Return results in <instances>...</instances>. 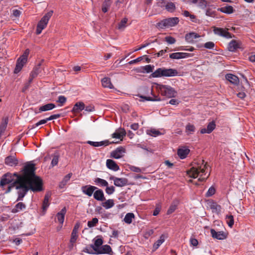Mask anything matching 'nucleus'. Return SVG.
I'll list each match as a JSON object with an SVG mask.
<instances>
[{
	"instance_id": "680f3d73",
	"label": "nucleus",
	"mask_w": 255,
	"mask_h": 255,
	"mask_svg": "<svg viewBox=\"0 0 255 255\" xmlns=\"http://www.w3.org/2000/svg\"><path fill=\"white\" fill-rule=\"evenodd\" d=\"M67 99L64 96H60L58 97L57 102L59 103L61 105H63L66 102Z\"/></svg>"
},
{
	"instance_id": "c756f323",
	"label": "nucleus",
	"mask_w": 255,
	"mask_h": 255,
	"mask_svg": "<svg viewBox=\"0 0 255 255\" xmlns=\"http://www.w3.org/2000/svg\"><path fill=\"white\" fill-rule=\"evenodd\" d=\"M102 86L104 88H108L109 89L114 88V86L111 83V79L108 77H104L101 80Z\"/></svg>"
},
{
	"instance_id": "9b49d317",
	"label": "nucleus",
	"mask_w": 255,
	"mask_h": 255,
	"mask_svg": "<svg viewBox=\"0 0 255 255\" xmlns=\"http://www.w3.org/2000/svg\"><path fill=\"white\" fill-rule=\"evenodd\" d=\"M97 189V187L91 185H84L82 186L81 191L83 194L91 197L94 191Z\"/></svg>"
},
{
	"instance_id": "f3484780",
	"label": "nucleus",
	"mask_w": 255,
	"mask_h": 255,
	"mask_svg": "<svg viewBox=\"0 0 255 255\" xmlns=\"http://www.w3.org/2000/svg\"><path fill=\"white\" fill-rule=\"evenodd\" d=\"M200 36L196 32H190L185 35V38L186 41L188 43H194L195 39L199 38Z\"/></svg>"
},
{
	"instance_id": "5fc2aeb1",
	"label": "nucleus",
	"mask_w": 255,
	"mask_h": 255,
	"mask_svg": "<svg viewBox=\"0 0 255 255\" xmlns=\"http://www.w3.org/2000/svg\"><path fill=\"white\" fill-rule=\"evenodd\" d=\"M195 128L194 126L190 124H188L186 126V132H189V133L194 132L195 131Z\"/></svg>"
},
{
	"instance_id": "a19ab883",
	"label": "nucleus",
	"mask_w": 255,
	"mask_h": 255,
	"mask_svg": "<svg viewBox=\"0 0 255 255\" xmlns=\"http://www.w3.org/2000/svg\"><path fill=\"white\" fill-rule=\"evenodd\" d=\"M226 221L229 227L232 228L234 224V217L232 215H227L226 216Z\"/></svg>"
},
{
	"instance_id": "39448f33",
	"label": "nucleus",
	"mask_w": 255,
	"mask_h": 255,
	"mask_svg": "<svg viewBox=\"0 0 255 255\" xmlns=\"http://www.w3.org/2000/svg\"><path fill=\"white\" fill-rule=\"evenodd\" d=\"M179 18L177 17H169L164 19L156 24V27L158 28L164 29L173 27L179 23Z\"/></svg>"
},
{
	"instance_id": "20e7f679",
	"label": "nucleus",
	"mask_w": 255,
	"mask_h": 255,
	"mask_svg": "<svg viewBox=\"0 0 255 255\" xmlns=\"http://www.w3.org/2000/svg\"><path fill=\"white\" fill-rule=\"evenodd\" d=\"M157 89L162 96L167 98L175 97L177 94L174 88L168 85L157 84Z\"/></svg>"
},
{
	"instance_id": "72a5a7b5",
	"label": "nucleus",
	"mask_w": 255,
	"mask_h": 255,
	"mask_svg": "<svg viewBox=\"0 0 255 255\" xmlns=\"http://www.w3.org/2000/svg\"><path fill=\"white\" fill-rule=\"evenodd\" d=\"M72 176V173H69V174L65 176L62 181H61L59 183V188H63L64 186L66 185L67 183L70 180V179Z\"/></svg>"
},
{
	"instance_id": "cd10ccee",
	"label": "nucleus",
	"mask_w": 255,
	"mask_h": 255,
	"mask_svg": "<svg viewBox=\"0 0 255 255\" xmlns=\"http://www.w3.org/2000/svg\"><path fill=\"white\" fill-rule=\"evenodd\" d=\"M210 207L213 213L219 214L221 212V206L216 202H212L210 204Z\"/></svg>"
},
{
	"instance_id": "4468645a",
	"label": "nucleus",
	"mask_w": 255,
	"mask_h": 255,
	"mask_svg": "<svg viewBox=\"0 0 255 255\" xmlns=\"http://www.w3.org/2000/svg\"><path fill=\"white\" fill-rule=\"evenodd\" d=\"M211 234L212 237L218 240H222L226 238V235L223 231L216 232L214 229H211Z\"/></svg>"
},
{
	"instance_id": "774afa93",
	"label": "nucleus",
	"mask_w": 255,
	"mask_h": 255,
	"mask_svg": "<svg viewBox=\"0 0 255 255\" xmlns=\"http://www.w3.org/2000/svg\"><path fill=\"white\" fill-rule=\"evenodd\" d=\"M130 169L131 171L134 172L139 173L141 172V170L140 168L134 166H131L130 167Z\"/></svg>"
},
{
	"instance_id": "09e8293b",
	"label": "nucleus",
	"mask_w": 255,
	"mask_h": 255,
	"mask_svg": "<svg viewBox=\"0 0 255 255\" xmlns=\"http://www.w3.org/2000/svg\"><path fill=\"white\" fill-rule=\"evenodd\" d=\"M98 223V219L97 218H94L91 221L88 222L87 225L89 228H93L96 226Z\"/></svg>"
},
{
	"instance_id": "37998d69",
	"label": "nucleus",
	"mask_w": 255,
	"mask_h": 255,
	"mask_svg": "<svg viewBox=\"0 0 255 255\" xmlns=\"http://www.w3.org/2000/svg\"><path fill=\"white\" fill-rule=\"evenodd\" d=\"M153 68V66H151V65H147L141 67V69H142L141 72L143 73H149L152 72Z\"/></svg>"
},
{
	"instance_id": "a18cd8bd",
	"label": "nucleus",
	"mask_w": 255,
	"mask_h": 255,
	"mask_svg": "<svg viewBox=\"0 0 255 255\" xmlns=\"http://www.w3.org/2000/svg\"><path fill=\"white\" fill-rule=\"evenodd\" d=\"M165 9L169 12H173L175 8V5L174 3L170 2H167L166 4L165 5Z\"/></svg>"
},
{
	"instance_id": "4be33fe9",
	"label": "nucleus",
	"mask_w": 255,
	"mask_h": 255,
	"mask_svg": "<svg viewBox=\"0 0 255 255\" xmlns=\"http://www.w3.org/2000/svg\"><path fill=\"white\" fill-rule=\"evenodd\" d=\"M112 249L109 245H106L101 246L99 250L95 252V253L97 255L99 254H110L112 252Z\"/></svg>"
},
{
	"instance_id": "dca6fc26",
	"label": "nucleus",
	"mask_w": 255,
	"mask_h": 255,
	"mask_svg": "<svg viewBox=\"0 0 255 255\" xmlns=\"http://www.w3.org/2000/svg\"><path fill=\"white\" fill-rule=\"evenodd\" d=\"M5 163L10 166H15L18 164V160L15 156L10 155L5 158Z\"/></svg>"
},
{
	"instance_id": "aec40b11",
	"label": "nucleus",
	"mask_w": 255,
	"mask_h": 255,
	"mask_svg": "<svg viewBox=\"0 0 255 255\" xmlns=\"http://www.w3.org/2000/svg\"><path fill=\"white\" fill-rule=\"evenodd\" d=\"M26 207V206L24 203L19 202L11 209V212L12 213H16L24 210Z\"/></svg>"
},
{
	"instance_id": "58836bf2",
	"label": "nucleus",
	"mask_w": 255,
	"mask_h": 255,
	"mask_svg": "<svg viewBox=\"0 0 255 255\" xmlns=\"http://www.w3.org/2000/svg\"><path fill=\"white\" fill-rule=\"evenodd\" d=\"M134 218V215L132 213H127L124 219V222L128 224H130L132 222V219Z\"/></svg>"
},
{
	"instance_id": "c03bdc74",
	"label": "nucleus",
	"mask_w": 255,
	"mask_h": 255,
	"mask_svg": "<svg viewBox=\"0 0 255 255\" xmlns=\"http://www.w3.org/2000/svg\"><path fill=\"white\" fill-rule=\"evenodd\" d=\"M147 134L152 136H157L162 134V133L159 131V130L156 129L155 128H151L150 129L147 130Z\"/></svg>"
},
{
	"instance_id": "0eeeda50",
	"label": "nucleus",
	"mask_w": 255,
	"mask_h": 255,
	"mask_svg": "<svg viewBox=\"0 0 255 255\" xmlns=\"http://www.w3.org/2000/svg\"><path fill=\"white\" fill-rule=\"evenodd\" d=\"M80 227V224L79 222H77L75 224L74 228L72 230L71 238L70 240V245L69 246V248L70 249H72L74 245L76 242L78 238V231Z\"/></svg>"
},
{
	"instance_id": "a878e982",
	"label": "nucleus",
	"mask_w": 255,
	"mask_h": 255,
	"mask_svg": "<svg viewBox=\"0 0 255 255\" xmlns=\"http://www.w3.org/2000/svg\"><path fill=\"white\" fill-rule=\"evenodd\" d=\"M42 62V61H41L37 65H36L33 68L32 71L30 72V74H31L32 77H35L36 78L38 76V75L41 72L42 68L41 67V65Z\"/></svg>"
},
{
	"instance_id": "8fccbe9b",
	"label": "nucleus",
	"mask_w": 255,
	"mask_h": 255,
	"mask_svg": "<svg viewBox=\"0 0 255 255\" xmlns=\"http://www.w3.org/2000/svg\"><path fill=\"white\" fill-rule=\"evenodd\" d=\"M140 98L144 99L146 101H161V99L158 98L157 96H154V98H152L150 97H146V96H140Z\"/></svg>"
},
{
	"instance_id": "ddd939ff",
	"label": "nucleus",
	"mask_w": 255,
	"mask_h": 255,
	"mask_svg": "<svg viewBox=\"0 0 255 255\" xmlns=\"http://www.w3.org/2000/svg\"><path fill=\"white\" fill-rule=\"evenodd\" d=\"M86 143L94 147H99L102 146H107L110 144H112L115 142L114 141L110 142L108 140H105L99 142L88 140L86 142Z\"/></svg>"
},
{
	"instance_id": "e433bc0d",
	"label": "nucleus",
	"mask_w": 255,
	"mask_h": 255,
	"mask_svg": "<svg viewBox=\"0 0 255 255\" xmlns=\"http://www.w3.org/2000/svg\"><path fill=\"white\" fill-rule=\"evenodd\" d=\"M111 3L112 2L111 0H105L102 4V11L104 13L107 12L110 7Z\"/></svg>"
},
{
	"instance_id": "f704fd0d",
	"label": "nucleus",
	"mask_w": 255,
	"mask_h": 255,
	"mask_svg": "<svg viewBox=\"0 0 255 255\" xmlns=\"http://www.w3.org/2000/svg\"><path fill=\"white\" fill-rule=\"evenodd\" d=\"M50 197V195L48 193L46 194L44 196V199L42 204V209L43 211H46L49 206V200Z\"/></svg>"
},
{
	"instance_id": "393cba45",
	"label": "nucleus",
	"mask_w": 255,
	"mask_h": 255,
	"mask_svg": "<svg viewBox=\"0 0 255 255\" xmlns=\"http://www.w3.org/2000/svg\"><path fill=\"white\" fill-rule=\"evenodd\" d=\"M190 150L186 147L179 148L177 150V154L181 159L185 158L189 153Z\"/></svg>"
},
{
	"instance_id": "de8ad7c7",
	"label": "nucleus",
	"mask_w": 255,
	"mask_h": 255,
	"mask_svg": "<svg viewBox=\"0 0 255 255\" xmlns=\"http://www.w3.org/2000/svg\"><path fill=\"white\" fill-rule=\"evenodd\" d=\"M8 123V118H5L3 119L2 123L0 126V132H2L5 129Z\"/></svg>"
},
{
	"instance_id": "4d7b16f0",
	"label": "nucleus",
	"mask_w": 255,
	"mask_h": 255,
	"mask_svg": "<svg viewBox=\"0 0 255 255\" xmlns=\"http://www.w3.org/2000/svg\"><path fill=\"white\" fill-rule=\"evenodd\" d=\"M161 205L159 203L156 204L155 208L153 212V215L154 216H157L161 210Z\"/></svg>"
},
{
	"instance_id": "2eb2a0df",
	"label": "nucleus",
	"mask_w": 255,
	"mask_h": 255,
	"mask_svg": "<svg viewBox=\"0 0 255 255\" xmlns=\"http://www.w3.org/2000/svg\"><path fill=\"white\" fill-rule=\"evenodd\" d=\"M26 62L27 61H24L22 58L19 57L16 61V66L14 70V73L15 74L19 73L22 69L24 65L26 64Z\"/></svg>"
},
{
	"instance_id": "864d4df0",
	"label": "nucleus",
	"mask_w": 255,
	"mask_h": 255,
	"mask_svg": "<svg viewBox=\"0 0 255 255\" xmlns=\"http://www.w3.org/2000/svg\"><path fill=\"white\" fill-rule=\"evenodd\" d=\"M204 47L207 49H214L215 47V44L213 42L209 41L204 44Z\"/></svg>"
},
{
	"instance_id": "3c124183",
	"label": "nucleus",
	"mask_w": 255,
	"mask_h": 255,
	"mask_svg": "<svg viewBox=\"0 0 255 255\" xmlns=\"http://www.w3.org/2000/svg\"><path fill=\"white\" fill-rule=\"evenodd\" d=\"M206 15L209 16L214 17L216 16V11L210 8H208L206 10Z\"/></svg>"
},
{
	"instance_id": "412c9836",
	"label": "nucleus",
	"mask_w": 255,
	"mask_h": 255,
	"mask_svg": "<svg viewBox=\"0 0 255 255\" xmlns=\"http://www.w3.org/2000/svg\"><path fill=\"white\" fill-rule=\"evenodd\" d=\"M226 79L229 81L231 83L237 85L239 83V78L232 74H227L225 76Z\"/></svg>"
},
{
	"instance_id": "603ef678",
	"label": "nucleus",
	"mask_w": 255,
	"mask_h": 255,
	"mask_svg": "<svg viewBox=\"0 0 255 255\" xmlns=\"http://www.w3.org/2000/svg\"><path fill=\"white\" fill-rule=\"evenodd\" d=\"M105 191L107 194L111 195V194H113L114 193V192L115 191V188L113 186H111L110 187L107 186H106Z\"/></svg>"
},
{
	"instance_id": "6e6d98bb",
	"label": "nucleus",
	"mask_w": 255,
	"mask_h": 255,
	"mask_svg": "<svg viewBox=\"0 0 255 255\" xmlns=\"http://www.w3.org/2000/svg\"><path fill=\"white\" fill-rule=\"evenodd\" d=\"M177 208V206L175 204H172L167 211L168 215L171 214L173 213Z\"/></svg>"
},
{
	"instance_id": "9d476101",
	"label": "nucleus",
	"mask_w": 255,
	"mask_h": 255,
	"mask_svg": "<svg viewBox=\"0 0 255 255\" xmlns=\"http://www.w3.org/2000/svg\"><path fill=\"white\" fill-rule=\"evenodd\" d=\"M213 31L215 34L227 38H231L232 37V34L228 31L227 29L222 28L214 27Z\"/></svg>"
},
{
	"instance_id": "052dcab7",
	"label": "nucleus",
	"mask_w": 255,
	"mask_h": 255,
	"mask_svg": "<svg viewBox=\"0 0 255 255\" xmlns=\"http://www.w3.org/2000/svg\"><path fill=\"white\" fill-rule=\"evenodd\" d=\"M180 59L186 58L193 56L192 54L185 53V52H179Z\"/></svg>"
},
{
	"instance_id": "6ab92c4d",
	"label": "nucleus",
	"mask_w": 255,
	"mask_h": 255,
	"mask_svg": "<svg viewBox=\"0 0 255 255\" xmlns=\"http://www.w3.org/2000/svg\"><path fill=\"white\" fill-rule=\"evenodd\" d=\"M107 167L114 171H118L120 169L119 166L116 162L112 159H107L106 161Z\"/></svg>"
},
{
	"instance_id": "f257e3e1",
	"label": "nucleus",
	"mask_w": 255,
	"mask_h": 255,
	"mask_svg": "<svg viewBox=\"0 0 255 255\" xmlns=\"http://www.w3.org/2000/svg\"><path fill=\"white\" fill-rule=\"evenodd\" d=\"M35 170L34 164L27 163L19 173H6L4 174L1 178L0 186L11 183L12 186H15L17 190L16 201H22L29 190L33 192H39L43 189L42 180L35 175Z\"/></svg>"
},
{
	"instance_id": "2f4dec72",
	"label": "nucleus",
	"mask_w": 255,
	"mask_h": 255,
	"mask_svg": "<svg viewBox=\"0 0 255 255\" xmlns=\"http://www.w3.org/2000/svg\"><path fill=\"white\" fill-rule=\"evenodd\" d=\"M103 243V241L101 238H98L95 240L94 244L92 245L91 246L92 248L96 252L101 247Z\"/></svg>"
},
{
	"instance_id": "e2e57ef3",
	"label": "nucleus",
	"mask_w": 255,
	"mask_h": 255,
	"mask_svg": "<svg viewBox=\"0 0 255 255\" xmlns=\"http://www.w3.org/2000/svg\"><path fill=\"white\" fill-rule=\"evenodd\" d=\"M165 40L169 44H174L176 42L175 39L171 36H167L165 37Z\"/></svg>"
},
{
	"instance_id": "338daca9",
	"label": "nucleus",
	"mask_w": 255,
	"mask_h": 255,
	"mask_svg": "<svg viewBox=\"0 0 255 255\" xmlns=\"http://www.w3.org/2000/svg\"><path fill=\"white\" fill-rule=\"evenodd\" d=\"M190 243L191 245L195 247L197 246L198 245V240L196 239L193 238H191L190 239Z\"/></svg>"
},
{
	"instance_id": "c9c22d12",
	"label": "nucleus",
	"mask_w": 255,
	"mask_h": 255,
	"mask_svg": "<svg viewBox=\"0 0 255 255\" xmlns=\"http://www.w3.org/2000/svg\"><path fill=\"white\" fill-rule=\"evenodd\" d=\"M115 205L114 201L113 199H108L105 202H103L102 205L105 209H108L113 207Z\"/></svg>"
},
{
	"instance_id": "13d9d810",
	"label": "nucleus",
	"mask_w": 255,
	"mask_h": 255,
	"mask_svg": "<svg viewBox=\"0 0 255 255\" xmlns=\"http://www.w3.org/2000/svg\"><path fill=\"white\" fill-rule=\"evenodd\" d=\"M215 192L216 190L215 188H214L213 187H211L208 189L206 195L207 197H210L213 195L215 193Z\"/></svg>"
},
{
	"instance_id": "1a4fd4ad",
	"label": "nucleus",
	"mask_w": 255,
	"mask_h": 255,
	"mask_svg": "<svg viewBox=\"0 0 255 255\" xmlns=\"http://www.w3.org/2000/svg\"><path fill=\"white\" fill-rule=\"evenodd\" d=\"M126 150L123 146H120L111 153V157L115 159H119L124 156Z\"/></svg>"
},
{
	"instance_id": "b1692460",
	"label": "nucleus",
	"mask_w": 255,
	"mask_h": 255,
	"mask_svg": "<svg viewBox=\"0 0 255 255\" xmlns=\"http://www.w3.org/2000/svg\"><path fill=\"white\" fill-rule=\"evenodd\" d=\"M84 109H85V104L82 102H79L76 103L74 105L72 111L73 113H79L80 112L82 111V110H83Z\"/></svg>"
},
{
	"instance_id": "bf43d9fd",
	"label": "nucleus",
	"mask_w": 255,
	"mask_h": 255,
	"mask_svg": "<svg viewBox=\"0 0 255 255\" xmlns=\"http://www.w3.org/2000/svg\"><path fill=\"white\" fill-rule=\"evenodd\" d=\"M48 121H49V120H48V118L45 119H43L40 121H39L38 122L36 123L35 125L33 126V128L37 127L41 125H43L46 124Z\"/></svg>"
},
{
	"instance_id": "f03ea898",
	"label": "nucleus",
	"mask_w": 255,
	"mask_h": 255,
	"mask_svg": "<svg viewBox=\"0 0 255 255\" xmlns=\"http://www.w3.org/2000/svg\"><path fill=\"white\" fill-rule=\"evenodd\" d=\"M206 168V164L200 166H193L190 169L187 171V174L190 177L193 178H196L198 176H200L198 181H204L210 175V174H208L206 177H203L204 175L206 174L205 172Z\"/></svg>"
},
{
	"instance_id": "473e14b6",
	"label": "nucleus",
	"mask_w": 255,
	"mask_h": 255,
	"mask_svg": "<svg viewBox=\"0 0 255 255\" xmlns=\"http://www.w3.org/2000/svg\"><path fill=\"white\" fill-rule=\"evenodd\" d=\"M126 134V132L124 129H121L120 131H116L114 133L112 134V137L113 138H116L120 139L125 136Z\"/></svg>"
},
{
	"instance_id": "4c0bfd02",
	"label": "nucleus",
	"mask_w": 255,
	"mask_h": 255,
	"mask_svg": "<svg viewBox=\"0 0 255 255\" xmlns=\"http://www.w3.org/2000/svg\"><path fill=\"white\" fill-rule=\"evenodd\" d=\"M94 182L96 185L102 187L108 186V182L106 180L100 178H95Z\"/></svg>"
},
{
	"instance_id": "bb28decb",
	"label": "nucleus",
	"mask_w": 255,
	"mask_h": 255,
	"mask_svg": "<svg viewBox=\"0 0 255 255\" xmlns=\"http://www.w3.org/2000/svg\"><path fill=\"white\" fill-rule=\"evenodd\" d=\"M218 10L226 14H231L234 12V9L231 5H225L218 8Z\"/></svg>"
},
{
	"instance_id": "49530a36",
	"label": "nucleus",
	"mask_w": 255,
	"mask_h": 255,
	"mask_svg": "<svg viewBox=\"0 0 255 255\" xmlns=\"http://www.w3.org/2000/svg\"><path fill=\"white\" fill-rule=\"evenodd\" d=\"M128 18L127 17H125L121 20V21L118 24V29H123L126 27V24L128 22Z\"/></svg>"
},
{
	"instance_id": "7ed1b4c3",
	"label": "nucleus",
	"mask_w": 255,
	"mask_h": 255,
	"mask_svg": "<svg viewBox=\"0 0 255 255\" xmlns=\"http://www.w3.org/2000/svg\"><path fill=\"white\" fill-rule=\"evenodd\" d=\"M178 71L175 69L159 68L151 73L150 77H173L178 75Z\"/></svg>"
},
{
	"instance_id": "ea45409f",
	"label": "nucleus",
	"mask_w": 255,
	"mask_h": 255,
	"mask_svg": "<svg viewBox=\"0 0 255 255\" xmlns=\"http://www.w3.org/2000/svg\"><path fill=\"white\" fill-rule=\"evenodd\" d=\"M165 237L163 235L160 236V238L153 245V248L154 250H157L160 246L164 242Z\"/></svg>"
},
{
	"instance_id": "7c9ffc66",
	"label": "nucleus",
	"mask_w": 255,
	"mask_h": 255,
	"mask_svg": "<svg viewBox=\"0 0 255 255\" xmlns=\"http://www.w3.org/2000/svg\"><path fill=\"white\" fill-rule=\"evenodd\" d=\"M54 108H55V105L54 104L49 103L40 106L39 108V113L50 111L53 109Z\"/></svg>"
},
{
	"instance_id": "f8f14e48",
	"label": "nucleus",
	"mask_w": 255,
	"mask_h": 255,
	"mask_svg": "<svg viewBox=\"0 0 255 255\" xmlns=\"http://www.w3.org/2000/svg\"><path fill=\"white\" fill-rule=\"evenodd\" d=\"M215 122L214 121H212L208 124L207 128H201L200 132L202 134L210 133L215 129Z\"/></svg>"
},
{
	"instance_id": "c85d7f7f",
	"label": "nucleus",
	"mask_w": 255,
	"mask_h": 255,
	"mask_svg": "<svg viewBox=\"0 0 255 255\" xmlns=\"http://www.w3.org/2000/svg\"><path fill=\"white\" fill-rule=\"evenodd\" d=\"M66 212V210L65 207H64L56 215L57 220L61 224H62L64 222Z\"/></svg>"
},
{
	"instance_id": "69168bd1",
	"label": "nucleus",
	"mask_w": 255,
	"mask_h": 255,
	"mask_svg": "<svg viewBox=\"0 0 255 255\" xmlns=\"http://www.w3.org/2000/svg\"><path fill=\"white\" fill-rule=\"evenodd\" d=\"M29 53V50L27 49L25 50L24 53L20 57L24 60L27 61V57Z\"/></svg>"
},
{
	"instance_id": "79ce46f5",
	"label": "nucleus",
	"mask_w": 255,
	"mask_h": 255,
	"mask_svg": "<svg viewBox=\"0 0 255 255\" xmlns=\"http://www.w3.org/2000/svg\"><path fill=\"white\" fill-rule=\"evenodd\" d=\"M59 158V154L58 152H55L53 155V159L51 161V166L54 167L57 165Z\"/></svg>"
},
{
	"instance_id": "5701e85b",
	"label": "nucleus",
	"mask_w": 255,
	"mask_h": 255,
	"mask_svg": "<svg viewBox=\"0 0 255 255\" xmlns=\"http://www.w3.org/2000/svg\"><path fill=\"white\" fill-rule=\"evenodd\" d=\"M240 43L239 42L235 40H232L228 45V50L231 52L235 51L237 49L240 47Z\"/></svg>"
},
{
	"instance_id": "a211bd4d",
	"label": "nucleus",
	"mask_w": 255,
	"mask_h": 255,
	"mask_svg": "<svg viewBox=\"0 0 255 255\" xmlns=\"http://www.w3.org/2000/svg\"><path fill=\"white\" fill-rule=\"evenodd\" d=\"M93 197L97 201H103L105 200L103 191L100 189L97 188V189L95 191L93 194Z\"/></svg>"
},
{
	"instance_id": "423d86ee",
	"label": "nucleus",
	"mask_w": 255,
	"mask_h": 255,
	"mask_svg": "<svg viewBox=\"0 0 255 255\" xmlns=\"http://www.w3.org/2000/svg\"><path fill=\"white\" fill-rule=\"evenodd\" d=\"M53 11H50L46 13L41 19L37 25L36 33L37 34H39L41 33L42 30L44 29L50 19L52 15Z\"/></svg>"
},
{
	"instance_id": "6e6552de",
	"label": "nucleus",
	"mask_w": 255,
	"mask_h": 255,
	"mask_svg": "<svg viewBox=\"0 0 255 255\" xmlns=\"http://www.w3.org/2000/svg\"><path fill=\"white\" fill-rule=\"evenodd\" d=\"M110 180L114 181V184L117 187H123L128 185V179L126 178H118L114 176L110 177Z\"/></svg>"
},
{
	"instance_id": "0e129e2a",
	"label": "nucleus",
	"mask_w": 255,
	"mask_h": 255,
	"mask_svg": "<svg viewBox=\"0 0 255 255\" xmlns=\"http://www.w3.org/2000/svg\"><path fill=\"white\" fill-rule=\"evenodd\" d=\"M169 57L173 59H180L179 52L172 53L169 54Z\"/></svg>"
}]
</instances>
